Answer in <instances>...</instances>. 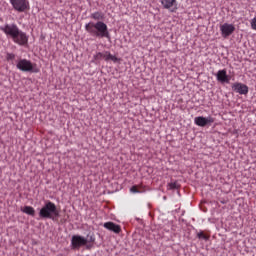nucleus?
I'll use <instances>...</instances> for the list:
<instances>
[{"mask_svg":"<svg viewBox=\"0 0 256 256\" xmlns=\"http://www.w3.org/2000/svg\"><path fill=\"white\" fill-rule=\"evenodd\" d=\"M162 4V9L168 10L171 13L177 11V0H159Z\"/></svg>","mask_w":256,"mask_h":256,"instance_id":"9","label":"nucleus"},{"mask_svg":"<svg viewBox=\"0 0 256 256\" xmlns=\"http://www.w3.org/2000/svg\"><path fill=\"white\" fill-rule=\"evenodd\" d=\"M20 212L27 214L30 217H35V210L32 206H24V208H20Z\"/></svg>","mask_w":256,"mask_h":256,"instance_id":"14","label":"nucleus"},{"mask_svg":"<svg viewBox=\"0 0 256 256\" xmlns=\"http://www.w3.org/2000/svg\"><path fill=\"white\" fill-rule=\"evenodd\" d=\"M196 238L202 241H208V236L205 235L202 231L199 233H196Z\"/></svg>","mask_w":256,"mask_h":256,"instance_id":"18","label":"nucleus"},{"mask_svg":"<svg viewBox=\"0 0 256 256\" xmlns=\"http://www.w3.org/2000/svg\"><path fill=\"white\" fill-rule=\"evenodd\" d=\"M39 218L51 221H57L60 218V211L53 202L45 200V204L39 209Z\"/></svg>","mask_w":256,"mask_h":256,"instance_id":"4","label":"nucleus"},{"mask_svg":"<svg viewBox=\"0 0 256 256\" xmlns=\"http://www.w3.org/2000/svg\"><path fill=\"white\" fill-rule=\"evenodd\" d=\"M102 59H104V61H107V62H110V61H112L113 63L119 62V58H116L112 54H109V52H107V56H105Z\"/></svg>","mask_w":256,"mask_h":256,"instance_id":"15","label":"nucleus"},{"mask_svg":"<svg viewBox=\"0 0 256 256\" xmlns=\"http://www.w3.org/2000/svg\"><path fill=\"white\" fill-rule=\"evenodd\" d=\"M90 243H94V233L88 232L85 237L73 235V237L70 238V249L78 251L80 248L85 247V250H91L92 245Z\"/></svg>","mask_w":256,"mask_h":256,"instance_id":"3","label":"nucleus"},{"mask_svg":"<svg viewBox=\"0 0 256 256\" xmlns=\"http://www.w3.org/2000/svg\"><path fill=\"white\" fill-rule=\"evenodd\" d=\"M130 191H131V193H133V194H138V193H140V191L137 190V187H135V186H131Z\"/></svg>","mask_w":256,"mask_h":256,"instance_id":"20","label":"nucleus"},{"mask_svg":"<svg viewBox=\"0 0 256 256\" xmlns=\"http://www.w3.org/2000/svg\"><path fill=\"white\" fill-rule=\"evenodd\" d=\"M11 3V8L18 13L26 12L29 10V1L27 0H8Z\"/></svg>","mask_w":256,"mask_h":256,"instance_id":"6","label":"nucleus"},{"mask_svg":"<svg viewBox=\"0 0 256 256\" xmlns=\"http://www.w3.org/2000/svg\"><path fill=\"white\" fill-rule=\"evenodd\" d=\"M104 229H107V231L113 232L115 234L122 232V227L112 222H105Z\"/></svg>","mask_w":256,"mask_h":256,"instance_id":"12","label":"nucleus"},{"mask_svg":"<svg viewBox=\"0 0 256 256\" xmlns=\"http://www.w3.org/2000/svg\"><path fill=\"white\" fill-rule=\"evenodd\" d=\"M85 32L91 37L109 40V30L103 21L88 22L85 24Z\"/></svg>","mask_w":256,"mask_h":256,"instance_id":"2","label":"nucleus"},{"mask_svg":"<svg viewBox=\"0 0 256 256\" xmlns=\"http://www.w3.org/2000/svg\"><path fill=\"white\" fill-rule=\"evenodd\" d=\"M0 31L10 38L14 44H18L20 47H24L28 44L29 36H26L25 32L20 31L17 24H5L4 26H0Z\"/></svg>","mask_w":256,"mask_h":256,"instance_id":"1","label":"nucleus"},{"mask_svg":"<svg viewBox=\"0 0 256 256\" xmlns=\"http://www.w3.org/2000/svg\"><path fill=\"white\" fill-rule=\"evenodd\" d=\"M14 67L18 68L20 72L37 74L39 73V68L35 67V64L26 59H18Z\"/></svg>","mask_w":256,"mask_h":256,"instance_id":"5","label":"nucleus"},{"mask_svg":"<svg viewBox=\"0 0 256 256\" xmlns=\"http://www.w3.org/2000/svg\"><path fill=\"white\" fill-rule=\"evenodd\" d=\"M15 55L13 53L5 54V61L11 62L14 61Z\"/></svg>","mask_w":256,"mask_h":256,"instance_id":"19","label":"nucleus"},{"mask_svg":"<svg viewBox=\"0 0 256 256\" xmlns=\"http://www.w3.org/2000/svg\"><path fill=\"white\" fill-rule=\"evenodd\" d=\"M252 30L256 31V17L252 18Z\"/></svg>","mask_w":256,"mask_h":256,"instance_id":"21","label":"nucleus"},{"mask_svg":"<svg viewBox=\"0 0 256 256\" xmlns=\"http://www.w3.org/2000/svg\"><path fill=\"white\" fill-rule=\"evenodd\" d=\"M88 18H91V20H94V21H103V19H105V15L103 14V12H94V13H91L90 16H88Z\"/></svg>","mask_w":256,"mask_h":256,"instance_id":"13","label":"nucleus"},{"mask_svg":"<svg viewBox=\"0 0 256 256\" xmlns=\"http://www.w3.org/2000/svg\"><path fill=\"white\" fill-rule=\"evenodd\" d=\"M214 78L218 83L229 84V75H226V70H218V73H214Z\"/></svg>","mask_w":256,"mask_h":256,"instance_id":"11","label":"nucleus"},{"mask_svg":"<svg viewBox=\"0 0 256 256\" xmlns=\"http://www.w3.org/2000/svg\"><path fill=\"white\" fill-rule=\"evenodd\" d=\"M106 53H109V52L105 51V52H98V54H94V61H98V60L105 58Z\"/></svg>","mask_w":256,"mask_h":256,"instance_id":"16","label":"nucleus"},{"mask_svg":"<svg viewBox=\"0 0 256 256\" xmlns=\"http://www.w3.org/2000/svg\"><path fill=\"white\" fill-rule=\"evenodd\" d=\"M230 89L233 90V93L239 95H248V86L239 82H235L230 85Z\"/></svg>","mask_w":256,"mask_h":256,"instance_id":"8","label":"nucleus"},{"mask_svg":"<svg viewBox=\"0 0 256 256\" xmlns=\"http://www.w3.org/2000/svg\"><path fill=\"white\" fill-rule=\"evenodd\" d=\"M213 123H214V118H212L211 116H208V117L199 116V117L193 118V124L198 127H208Z\"/></svg>","mask_w":256,"mask_h":256,"instance_id":"7","label":"nucleus"},{"mask_svg":"<svg viewBox=\"0 0 256 256\" xmlns=\"http://www.w3.org/2000/svg\"><path fill=\"white\" fill-rule=\"evenodd\" d=\"M234 31L235 27L233 26V24L224 23L223 25H221V37H224V39H226V37H229V35H233Z\"/></svg>","mask_w":256,"mask_h":256,"instance_id":"10","label":"nucleus"},{"mask_svg":"<svg viewBox=\"0 0 256 256\" xmlns=\"http://www.w3.org/2000/svg\"><path fill=\"white\" fill-rule=\"evenodd\" d=\"M180 188V185L177 182L168 183V190H177Z\"/></svg>","mask_w":256,"mask_h":256,"instance_id":"17","label":"nucleus"}]
</instances>
